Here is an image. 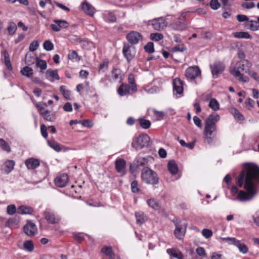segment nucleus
Segmentation results:
<instances>
[{
  "label": "nucleus",
  "instance_id": "obj_1",
  "mask_svg": "<svg viewBox=\"0 0 259 259\" xmlns=\"http://www.w3.org/2000/svg\"><path fill=\"white\" fill-rule=\"evenodd\" d=\"M237 184L241 187L244 185L245 191H240L238 198L240 201L251 200L258 192L259 179H237Z\"/></svg>",
  "mask_w": 259,
  "mask_h": 259
},
{
  "label": "nucleus",
  "instance_id": "obj_2",
  "mask_svg": "<svg viewBox=\"0 0 259 259\" xmlns=\"http://www.w3.org/2000/svg\"><path fill=\"white\" fill-rule=\"evenodd\" d=\"M220 119V115L214 113L209 115L205 121L203 132L204 139V141L208 144L212 143L213 138L217 131L216 123Z\"/></svg>",
  "mask_w": 259,
  "mask_h": 259
},
{
  "label": "nucleus",
  "instance_id": "obj_3",
  "mask_svg": "<svg viewBox=\"0 0 259 259\" xmlns=\"http://www.w3.org/2000/svg\"><path fill=\"white\" fill-rule=\"evenodd\" d=\"M237 171L233 170L232 172L225 176L224 178H237ZM237 178H259V167L254 163H246L243 167Z\"/></svg>",
  "mask_w": 259,
  "mask_h": 259
},
{
  "label": "nucleus",
  "instance_id": "obj_4",
  "mask_svg": "<svg viewBox=\"0 0 259 259\" xmlns=\"http://www.w3.org/2000/svg\"><path fill=\"white\" fill-rule=\"evenodd\" d=\"M251 66L250 63L247 60H242L235 64L233 68L230 71V73L239 81L247 82L249 81L248 77L243 76L240 73V70L246 73L249 72Z\"/></svg>",
  "mask_w": 259,
  "mask_h": 259
},
{
  "label": "nucleus",
  "instance_id": "obj_5",
  "mask_svg": "<svg viewBox=\"0 0 259 259\" xmlns=\"http://www.w3.org/2000/svg\"><path fill=\"white\" fill-rule=\"evenodd\" d=\"M150 137L146 134L135 136L133 139L132 146L137 150L149 146Z\"/></svg>",
  "mask_w": 259,
  "mask_h": 259
},
{
  "label": "nucleus",
  "instance_id": "obj_6",
  "mask_svg": "<svg viewBox=\"0 0 259 259\" xmlns=\"http://www.w3.org/2000/svg\"><path fill=\"white\" fill-rule=\"evenodd\" d=\"M222 239L227 242L229 244L234 245L236 246L239 249V251L243 254H246L248 251V248L247 246L244 243L241 242V241L237 240L235 238L227 237L222 238Z\"/></svg>",
  "mask_w": 259,
  "mask_h": 259
},
{
  "label": "nucleus",
  "instance_id": "obj_7",
  "mask_svg": "<svg viewBox=\"0 0 259 259\" xmlns=\"http://www.w3.org/2000/svg\"><path fill=\"white\" fill-rule=\"evenodd\" d=\"M122 53L127 62H129L135 57L136 53V49L129 44L124 43Z\"/></svg>",
  "mask_w": 259,
  "mask_h": 259
},
{
  "label": "nucleus",
  "instance_id": "obj_8",
  "mask_svg": "<svg viewBox=\"0 0 259 259\" xmlns=\"http://www.w3.org/2000/svg\"><path fill=\"white\" fill-rule=\"evenodd\" d=\"M43 214L45 219L49 224H56L60 220V217L49 208L46 209Z\"/></svg>",
  "mask_w": 259,
  "mask_h": 259
},
{
  "label": "nucleus",
  "instance_id": "obj_9",
  "mask_svg": "<svg viewBox=\"0 0 259 259\" xmlns=\"http://www.w3.org/2000/svg\"><path fill=\"white\" fill-rule=\"evenodd\" d=\"M211 72L214 78H217L221 74L225 68V66L221 61H216L210 65Z\"/></svg>",
  "mask_w": 259,
  "mask_h": 259
},
{
  "label": "nucleus",
  "instance_id": "obj_10",
  "mask_svg": "<svg viewBox=\"0 0 259 259\" xmlns=\"http://www.w3.org/2000/svg\"><path fill=\"white\" fill-rule=\"evenodd\" d=\"M150 22L153 28L155 30H162L167 26V23L163 17L153 19Z\"/></svg>",
  "mask_w": 259,
  "mask_h": 259
},
{
  "label": "nucleus",
  "instance_id": "obj_11",
  "mask_svg": "<svg viewBox=\"0 0 259 259\" xmlns=\"http://www.w3.org/2000/svg\"><path fill=\"white\" fill-rule=\"evenodd\" d=\"M200 75V69L197 66L189 67L185 70V76L189 79H194Z\"/></svg>",
  "mask_w": 259,
  "mask_h": 259
},
{
  "label": "nucleus",
  "instance_id": "obj_12",
  "mask_svg": "<svg viewBox=\"0 0 259 259\" xmlns=\"http://www.w3.org/2000/svg\"><path fill=\"white\" fill-rule=\"evenodd\" d=\"M126 39L131 44L136 45L142 39V36L140 33L132 31L126 35Z\"/></svg>",
  "mask_w": 259,
  "mask_h": 259
},
{
  "label": "nucleus",
  "instance_id": "obj_13",
  "mask_svg": "<svg viewBox=\"0 0 259 259\" xmlns=\"http://www.w3.org/2000/svg\"><path fill=\"white\" fill-rule=\"evenodd\" d=\"M23 231L28 236L32 237L37 233V229L35 224L28 222L23 227Z\"/></svg>",
  "mask_w": 259,
  "mask_h": 259
},
{
  "label": "nucleus",
  "instance_id": "obj_14",
  "mask_svg": "<svg viewBox=\"0 0 259 259\" xmlns=\"http://www.w3.org/2000/svg\"><path fill=\"white\" fill-rule=\"evenodd\" d=\"M166 253L169 256V259H184V255L182 252L177 248H168Z\"/></svg>",
  "mask_w": 259,
  "mask_h": 259
},
{
  "label": "nucleus",
  "instance_id": "obj_15",
  "mask_svg": "<svg viewBox=\"0 0 259 259\" xmlns=\"http://www.w3.org/2000/svg\"><path fill=\"white\" fill-rule=\"evenodd\" d=\"M183 83L179 78H176L173 80V91L174 94L182 95L183 93Z\"/></svg>",
  "mask_w": 259,
  "mask_h": 259
},
{
  "label": "nucleus",
  "instance_id": "obj_16",
  "mask_svg": "<svg viewBox=\"0 0 259 259\" xmlns=\"http://www.w3.org/2000/svg\"><path fill=\"white\" fill-rule=\"evenodd\" d=\"M115 168L116 171L121 174V176L125 174V168L126 165L125 161L122 158H118L115 162Z\"/></svg>",
  "mask_w": 259,
  "mask_h": 259
},
{
  "label": "nucleus",
  "instance_id": "obj_17",
  "mask_svg": "<svg viewBox=\"0 0 259 259\" xmlns=\"http://www.w3.org/2000/svg\"><path fill=\"white\" fill-rule=\"evenodd\" d=\"M175 225L176 229L174 231L175 235L178 239H181L185 234L186 226L185 225H180L179 223H176Z\"/></svg>",
  "mask_w": 259,
  "mask_h": 259
},
{
  "label": "nucleus",
  "instance_id": "obj_18",
  "mask_svg": "<svg viewBox=\"0 0 259 259\" xmlns=\"http://www.w3.org/2000/svg\"><path fill=\"white\" fill-rule=\"evenodd\" d=\"M118 94L121 97L128 95L131 94V86L127 83H122L117 89Z\"/></svg>",
  "mask_w": 259,
  "mask_h": 259
},
{
  "label": "nucleus",
  "instance_id": "obj_19",
  "mask_svg": "<svg viewBox=\"0 0 259 259\" xmlns=\"http://www.w3.org/2000/svg\"><path fill=\"white\" fill-rule=\"evenodd\" d=\"M46 78L51 82H54L55 80H59L60 77L57 70L48 69L46 72Z\"/></svg>",
  "mask_w": 259,
  "mask_h": 259
},
{
  "label": "nucleus",
  "instance_id": "obj_20",
  "mask_svg": "<svg viewBox=\"0 0 259 259\" xmlns=\"http://www.w3.org/2000/svg\"><path fill=\"white\" fill-rule=\"evenodd\" d=\"M25 164L28 169H34L40 164L39 160L34 158H30L25 161Z\"/></svg>",
  "mask_w": 259,
  "mask_h": 259
},
{
  "label": "nucleus",
  "instance_id": "obj_21",
  "mask_svg": "<svg viewBox=\"0 0 259 259\" xmlns=\"http://www.w3.org/2000/svg\"><path fill=\"white\" fill-rule=\"evenodd\" d=\"M157 175L155 172L149 167H144L141 172V178H156Z\"/></svg>",
  "mask_w": 259,
  "mask_h": 259
},
{
  "label": "nucleus",
  "instance_id": "obj_22",
  "mask_svg": "<svg viewBox=\"0 0 259 259\" xmlns=\"http://www.w3.org/2000/svg\"><path fill=\"white\" fill-rule=\"evenodd\" d=\"M37 59L38 57L34 53L28 52L25 55V63L27 65L30 66L36 63Z\"/></svg>",
  "mask_w": 259,
  "mask_h": 259
},
{
  "label": "nucleus",
  "instance_id": "obj_23",
  "mask_svg": "<svg viewBox=\"0 0 259 259\" xmlns=\"http://www.w3.org/2000/svg\"><path fill=\"white\" fill-rule=\"evenodd\" d=\"M15 164V162L12 160H8L6 161L3 166V170L7 174L10 172L13 169Z\"/></svg>",
  "mask_w": 259,
  "mask_h": 259
},
{
  "label": "nucleus",
  "instance_id": "obj_24",
  "mask_svg": "<svg viewBox=\"0 0 259 259\" xmlns=\"http://www.w3.org/2000/svg\"><path fill=\"white\" fill-rule=\"evenodd\" d=\"M82 9L84 13L90 16H93L95 13L94 8L86 2L82 4Z\"/></svg>",
  "mask_w": 259,
  "mask_h": 259
},
{
  "label": "nucleus",
  "instance_id": "obj_25",
  "mask_svg": "<svg viewBox=\"0 0 259 259\" xmlns=\"http://www.w3.org/2000/svg\"><path fill=\"white\" fill-rule=\"evenodd\" d=\"M101 252L107 255L109 259H114L115 258V254L114 253L111 246H103L101 250Z\"/></svg>",
  "mask_w": 259,
  "mask_h": 259
},
{
  "label": "nucleus",
  "instance_id": "obj_26",
  "mask_svg": "<svg viewBox=\"0 0 259 259\" xmlns=\"http://www.w3.org/2000/svg\"><path fill=\"white\" fill-rule=\"evenodd\" d=\"M229 112L234 116V118L238 121L244 120L243 115L235 108L232 107L229 109Z\"/></svg>",
  "mask_w": 259,
  "mask_h": 259
},
{
  "label": "nucleus",
  "instance_id": "obj_27",
  "mask_svg": "<svg viewBox=\"0 0 259 259\" xmlns=\"http://www.w3.org/2000/svg\"><path fill=\"white\" fill-rule=\"evenodd\" d=\"M245 27L247 29L255 31L259 30V23L256 21L249 20Z\"/></svg>",
  "mask_w": 259,
  "mask_h": 259
},
{
  "label": "nucleus",
  "instance_id": "obj_28",
  "mask_svg": "<svg viewBox=\"0 0 259 259\" xmlns=\"http://www.w3.org/2000/svg\"><path fill=\"white\" fill-rule=\"evenodd\" d=\"M171 28L176 30L182 31L187 28V25L181 21H176L171 24Z\"/></svg>",
  "mask_w": 259,
  "mask_h": 259
},
{
  "label": "nucleus",
  "instance_id": "obj_29",
  "mask_svg": "<svg viewBox=\"0 0 259 259\" xmlns=\"http://www.w3.org/2000/svg\"><path fill=\"white\" fill-rule=\"evenodd\" d=\"M167 168L172 175H176L178 171V165L174 160H171L168 163Z\"/></svg>",
  "mask_w": 259,
  "mask_h": 259
},
{
  "label": "nucleus",
  "instance_id": "obj_30",
  "mask_svg": "<svg viewBox=\"0 0 259 259\" xmlns=\"http://www.w3.org/2000/svg\"><path fill=\"white\" fill-rule=\"evenodd\" d=\"M128 85L131 86V91L132 93H136L137 92V87L135 83L134 75L133 74H130L128 77Z\"/></svg>",
  "mask_w": 259,
  "mask_h": 259
},
{
  "label": "nucleus",
  "instance_id": "obj_31",
  "mask_svg": "<svg viewBox=\"0 0 259 259\" xmlns=\"http://www.w3.org/2000/svg\"><path fill=\"white\" fill-rule=\"evenodd\" d=\"M32 212L33 209L31 207L24 205L20 206L17 209V212L21 214H31Z\"/></svg>",
  "mask_w": 259,
  "mask_h": 259
},
{
  "label": "nucleus",
  "instance_id": "obj_32",
  "mask_svg": "<svg viewBox=\"0 0 259 259\" xmlns=\"http://www.w3.org/2000/svg\"><path fill=\"white\" fill-rule=\"evenodd\" d=\"M112 78L116 80L118 79H120V81L122 80V75L120 69L118 68H113L111 71Z\"/></svg>",
  "mask_w": 259,
  "mask_h": 259
},
{
  "label": "nucleus",
  "instance_id": "obj_33",
  "mask_svg": "<svg viewBox=\"0 0 259 259\" xmlns=\"http://www.w3.org/2000/svg\"><path fill=\"white\" fill-rule=\"evenodd\" d=\"M147 203L148 206L155 210H158L160 208V205L158 201L152 198L147 200Z\"/></svg>",
  "mask_w": 259,
  "mask_h": 259
},
{
  "label": "nucleus",
  "instance_id": "obj_34",
  "mask_svg": "<svg viewBox=\"0 0 259 259\" xmlns=\"http://www.w3.org/2000/svg\"><path fill=\"white\" fill-rule=\"evenodd\" d=\"M20 72L23 75L28 78L31 77L33 74L32 68L28 65L22 68Z\"/></svg>",
  "mask_w": 259,
  "mask_h": 259
},
{
  "label": "nucleus",
  "instance_id": "obj_35",
  "mask_svg": "<svg viewBox=\"0 0 259 259\" xmlns=\"http://www.w3.org/2000/svg\"><path fill=\"white\" fill-rule=\"evenodd\" d=\"M138 121L139 122L141 127L145 130L149 128L151 124L150 120L144 118H138Z\"/></svg>",
  "mask_w": 259,
  "mask_h": 259
},
{
  "label": "nucleus",
  "instance_id": "obj_36",
  "mask_svg": "<svg viewBox=\"0 0 259 259\" xmlns=\"http://www.w3.org/2000/svg\"><path fill=\"white\" fill-rule=\"evenodd\" d=\"M233 35L235 38L251 39V36L247 32H235L233 33Z\"/></svg>",
  "mask_w": 259,
  "mask_h": 259
},
{
  "label": "nucleus",
  "instance_id": "obj_37",
  "mask_svg": "<svg viewBox=\"0 0 259 259\" xmlns=\"http://www.w3.org/2000/svg\"><path fill=\"white\" fill-rule=\"evenodd\" d=\"M36 66L38 68H39L40 70V72L41 73H43L44 70L46 69L47 67V64L46 61L44 60H41L38 58L36 60Z\"/></svg>",
  "mask_w": 259,
  "mask_h": 259
},
{
  "label": "nucleus",
  "instance_id": "obj_38",
  "mask_svg": "<svg viewBox=\"0 0 259 259\" xmlns=\"http://www.w3.org/2000/svg\"><path fill=\"white\" fill-rule=\"evenodd\" d=\"M60 91L66 99L68 100H71V93L69 90L66 89L65 86L61 85L60 87Z\"/></svg>",
  "mask_w": 259,
  "mask_h": 259
},
{
  "label": "nucleus",
  "instance_id": "obj_39",
  "mask_svg": "<svg viewBox=\"0 0 259 259\" xmlns=\"http://www.w3.org/2000/svg\"><path fill=\"white\" fill-rule=\"evenodd\" d=\"M68 58L72 61L78 62L80 60V57H79L77 52L74 50H71L69 52Z\"/></svg>",
  "mask_w": 259,
  "mask_h": 259
},
{
  "label": "nucleus",
  "instance_id": "obj_40",
  "mask_svg": "<svg viewBox=\"0 0 259 259\" xmlns=\"http://www.w3.org/2000/svg\"><path fill=\"white\" fill-rule=\"evenodd\" d=\"M45 120L50 122H53L56 119V114L55 112L51 113L50 111L46 112V113L42 116Z\"/></svg>",
  "mask_w": 259,
  "mask_h": 259
},
{
  "label": "nucleus",
  "instance_id": "obj_41",
  "mask_svg": "<svg viewBox=\"0 0 259 259\" xmlns=\"http://www.w3.org/2000/svg\"><path fill=\"white\" fill-rule=\"evenodd\" d=\"M48 144L50 147L57 152H60L61 150L60 145L54 140H48Z\"/></svg>",
  "mask_w": 259,
  "mask_h": 259
},
{
  "label": "nucleus",
  "instance_id": "obj_42",
  "mask_svg": "<svg viewBox=\"0 0 259 259\" xmlns=\"http://www.w3.org/2000/svg\"><path fill=\"white\" fill-rule=\"evenodd\" d=\"M135 217L137 223L140 225L142 224L146 221V217L142 212H136L135 213Z\"/></svg>",
  "mask_w": 259,
  "mask_h": 259
},
{
  "label": "nucleus",
  "instance_id": "obj_43",
  "mask_svg": "<svg viewBox=\"0 0 259 259\" xmlns=\"http://www.w3.org/2000/svg\"><path fill=\"white\" fill-rule=\"evenodd\" d=\"M25 180L24 187L26 189H32L35 185L41 182L40 181L37 182L33 181L32 179H25Z\"/></svg>",
  "mask_w": 259,
  "mask_h": 259
},
{
  "label": "nucleus",
  "instance_id": "obj_44",
  "mask_svg": "<svg viewBox=\"0 0 259 259\" xmlns=\"http://www.w3.org/2000/svg\"><path fill=\"white\" fill-rule=\"evenodd\" d=\"M209 107L213 111H217L220 109V104L215 99L212 98L209 101Z\"/></svg>",
  "mask_w": 259,
  "mask_h": 259
},
{
  "label": "nucleus",
  "instance_id": "obj_45",
  "mask_svg": "<svg viewBox=\"0 0 259 259\" xmlns=\"http://www.w3.org/2000/svg\"><path fill=\"white\" fill-rule=\"evenodd\" d=\"M109 62L105 60L100 64L98 72L99 73H103L105 72L108 68Z\"/></svg>",
  "mask_w": 259,
  "mask_h": 259
},
{
  "label": "nucleus",
  "instance_id": "obj_46",
  "mask_svg": "<svg viewBox=\"0 0 259 259\" xmlns=\"http://www.w3.org/2000/svg\"><path fill=\"white\" fill-rule=\"evenodd\" d=\"M7 30L8 31L9 35H14L15 33L17 30V26L16 24L13 22H10L9 23V26L7 28Z\"/></svg>",
  "mask_w": 259,
  "mask_h": 259
},
{
  "label": "nucleus",
  "instance_id": "obj_47",
  "mask_svg": "<svg viewBox=\"0 0 259 259\" xmlns=\"http://www.w3.org/2000/svg\"><path fill=\"white\" fill-rule=\"evenodd\" d=\"M24 248L29 251L32 252L34 249V245L32 241L27 240L23 243Z\"/></svg>",
  "mask_w": 259,
  "mask_h": 259
},
{
  "label": "nucleus",
  "instance_id": "obj_48",
  "mask_svg": "<svg viewBox=\"0 0 259 259\" xmlns=\"http://www.w3.org/2000/svg\"><path fill=\"white\" fill-rule=\"evenodd\" d=\"M0 147L8 153L10 152L11 150L9 144L3 139H0Z\"/></svg>",
  "mask_w": 259,
  "mask_h": 259
},
{
  "label": "nucleus",
  "instance_id": "obj_49",
  "mask_svg": "<svg viewBox=\"0 0 259 259\" xmlns=\"http://www.w3.org/2000/svg\"><path fill=\"white\" fill-rule=\"evenodd\" d=\"M36 107L38 108V110L39 113L43 116L46 111H48V110L45 109V106H47L46 103H37L36 104Z\"/></svg>",
  "mask_w": 259,
  "mask_h": 259
},
{
  "label": "nucleus",
  "instance_id": "obj_50",
  "mask_svg": "<svg viewBox=\"0 0 259 259\" xmlns=\"http://www.w3.org/2000/svg\"><path fill=\"white\" fill-rule=\"evenodd\" d=\"M67 180L68 179H54L56 186L60 188L64 187L66 186Z\"/></svg>",
  "mask_w": 259,
  "mask_h": 259
},
{
  "label": "nucleus",
  "instance_id": "obj_51",
  "mask_svg": "<svg viewBox=\"0 0 259 259\" xmlns=\"http://www.w3.org/2000/svg\"><path fill=\"white\" fill-rule=\"evenodd\" d=\"M163 38V34L158 33H153L150 34V39L152 40L158 41Z\"/></svg>",
  "mask_w": 259,
  "mask_h": 259
},
{
  "label": "nucleus",
  "instance_id": "obj_52",
  "mask_svg": "<svg viewBox=\"0 0 259 259\" xmlns=\"http://www.w3.org/2000/svg\"><path fill=\"white\" fill-rule=\"evenodd\" d=\"M43 47L44 49L47 51H51L54 49V45L49 40H46L44 42Z\"/></svg>",
  "mask_w": 259,
  "mask_h": 259
},
{
  "label": "nucleus",
  "instance_id": "obj_53",
  "mask_svg": "<svg viewBox=\"0 0 259 259\" xmlns=\"http://www.w3.org/2000/svg\"><path fill=\"white\" fill-rule=\"evenodd\" d=\"M145 51L148 53H152L154 52V45L152 42H149L144 47Z\"/></svg>",
  "mask_w": 259,
  "mask_h": 259
},
{
  "label": "nucleus",
  "instance_id": "obj_54",
  "mask_svg": "<svg viewBox=\"0 0 259 259\" xmlns=\"http://www.w3.org/2000/svg\"><path fill=\"white\" fill-rule=\"evenodd\" d=\"M200 35L202 37L206 40H210L213 37V34L210 31H201Z\"/></svg>",
  "mask_w": 259,
  "mask_h": 259
},
{
  "label": "nucleus",
  "instance_id": "obj_55",
  "mask_svg": "<svg viewBox=\"0 0 259 259\" xmlns=\"http://www.w3.org/2000/svg\"><path fill=\"white\" fill-rule=\"evenodd\" d=\"M53 21L58 24L60 28H67L68 26V23L65 20H53Z\"/></svg>",
  "mask_w": 259,
  "mask_h": 259
},
{
  "label": "nucleus",
  "instance_id": "obj_56",
  "mask_svg": "<svg viewBox=\"0 0 259 259\" xmlns=\"http://www.w3.org/2000/svg\"><path fill=\"white\" fill-rule=\"evenodd\" d=\"M196 252L199 256L202 257H206L207 256L205 250L202 247H197L196 249Z\"/></svg>",
  "mask_w": 259,
  "mask_h": 259
},
{
  "label": "nucleus",
  "instance_id": "obj_57",
  "mask_svg": "<svg viewBox=\"0 0 259 259\" xmlns=\"http://www.w3.org/2000/svg\"><path fill=\"white\" fill-rule=\"evenodd\" d=\"M16 211V208L14 205H10L7 206V212L9 215L14 214Z\"/></svg>",
  "mask_w": 259,
  "mask_h": 259
},
{
  "label": "nucleus",
  "instance_id": "obj_58",
  "mask_svg": "<svg viewBox=\"0 0 259 259\" xmlns=\"http://www.w3.org/2000/svg\"><path fill=\"white\" fill-rule=\"evenodd\" d=\"M202 234L205 238H209L212 235V232L207 229H204L202 231Z\"/></svg>",
  "mask_w": 259,
  "mask_h": 259
},
{
  "label": "nucleus",
  "instance_id": "obj_59",
  "mask_svg": "<svg viewBox=\"0 0 259 259\" xmlns=\"http://www.w3.org/2000/svg\"><path fill=\"white\" fill-rule=\"evenodd\" d=\"M210 6L211 9L214 10L220 7V4L218 0H211L210 2Z\"/></svg>",
  "mask_w": 259,
  "mask_h": 259
},
{
  "label": "nucleus",
  "instance_id": "obj_60",
  "mask_svg": "<svg viewBox=\"0 0 259 259\" xmlns=\"http://www.w3.org/2000/svg\"><path fill=\"white\" fill-rule=\"evenodd\" d=\"M241 7L244 9H250L255 7V4L253 2H244L241 4Z\"/></svg>",
  "mask_w": 259,
  "mask_h": 259
},
{
  "label": "nucleus",
  "instance_id": "obj_61",
  "mask_svg": "<svg viewBox=\"0 0 259 259\" xmlns=\"http://www.w3.org/2000/svg\"><path fill=\"white\" fill-rule=\"evenodd\" d=\"M39 46L37 41H33L29 46V50L31 52L36 51Z\"/></svg>",
  "mask_w": 259,
  "mask_h": 259
},
{
  "label": "nucleus",
  "instance_id": "obj_62",
  "mask_svg": "<svg viewBox=\"0 0 259 259\" xmlns=\"http://www.w3.org/2000/svg\"><path fill=\"white\" fill-rule=\"evenodd\" d=\"M131 190L134 193H136L139 192V189L138 187V183L136 181H134L131 183Z\"/></svg>",
  "mask_w": 259,
  "mask_h": 259
},
{
  "label": "nucleus",
  "instance_id": "obj_63",
  "mask_svg": "<svg viewBox=\"0 0 259 259\" xmlns=\"http://www.w3.org/2000/svg\"><path fill=\"white\" fill-rule=\"evenodd\" d=\"M237 20L240 22L247 21L248 22L249 19L248 17L244 15L239 14L237 15Z\"/></svg>",
  "mask_w": 259,
  "mask_h": 259
},
{
  "label": "nucleus",
  "instance_id": "obj_64",
  "mask_svg": "<svg viewBox=\"0 0 259 259\" xmlns=\"http://www.w3.org/2000/svg\"><path fill=\"white\" fill-rule=\"evenodd\" d=\"M74 239L78 242H80L84 239L83 235L82 233H77L73 234Z\"/></svg>",
  "mask_w": 259,
  "mask_h": 259
}]
</instances>
